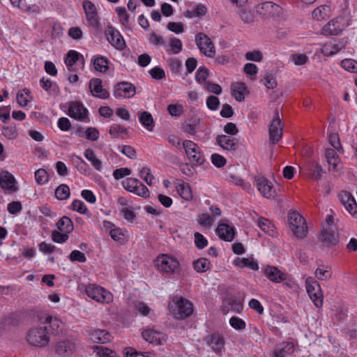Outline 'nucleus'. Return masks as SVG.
I'll use <instances>...</instances> for the list:
<instances>
[{
	"label": "nucleus",
	"mask_w": 357,
	"mask_h": 357,
	"mask_svg": "<svg viewBox=\"0 0 357 357\" xmlns=\"http://www.w3.org/2000/svg\"><path fill=\"white\" fill-rule=\"evenodd\" d=\"M344 48L342 42L332 40L324 44L321 48V52L326 56H331L340 52Z\"/></svg>",
	"instance_id": "393cba45"
},
{
	"label": "nucleus",
	"mask_w": 357,
	"mask_h": 357,
	"mask_svg": "<svg viewBox=\"0 0 357 357\" xmlns=\"http://www.w3.org/2000/svg\"><path fill=\"white\" fill-rule=\"evenodd\" d=\"M95 69L100 73L106 72L109 68V61L103 56H95L92 59Z\"/></svg>",
	"instance_id": "4c0bfd02"
},
{
	"label": "nucleus",
	"mask_w": 357,
	"mask_h": 357,
	"mask_svg": "<svg viewBox=\"0 0 357 357\" xmlns=\"http://www.w3.org/2000/svg\"><path fill=\"white\" fill-rule=\"evenodd\" d=\"M232 264L238 268H248L252 271L259 270L258 263L255 260L253 257H237L233 261Z\"/></svg>",
	"instance_id": "c756f323"
},
{
	"label": "nucleus",
	"mask_w": 357,
	"mask_h": 357,
	"mask_svg": "<svg viewBox=\"0 0 357 357\" xmlns=\"http://www.w3.org/2000/svg\"><path fill=\"white\" fill-rule=\"evenodd\" d=\"M329 6L326 5L320 6L313 10L312 17L317 21H321L328 17L329 16Z\"/></svg>",
	"instance_id": "37998d69"
},
{
	"label": "nucleus",
	"mask_w": 357,
	"mask_h": 357,
	"mask_svg": "<svg viewBox=\"0 0 357 357\" xmlns=\"http://www.w3.org/2000/svg\"><path fill=\"white\" fill-rule=\"evenodd\" d=\"M35 179L38 185H44L49 181V175L45 169H39L35 172Z\"/></svg>",
	"instance_id": "680f3d73"
},
{
	"label": "nucleus",
	"mask_w": 357,
	"mask_h": 357,
	"mask_svg": "<svg viewBox=\"0 0 357 357\" xmlns=\"http://www.w3.org/2000/svg\"><path fill=\"white\" fill-rule=\"evenodd\" d=\"M26 340L33 346L45 347L49 342L46 327L40 326L32 328L29 331Z\"/></svg>",
	"instance_id": "0eeeda50"
},
{
	"label": "nucleus",
	"mask_w": 357,
	"mask_h": 357,
	"mask_svg": "<svg viewBox=\"0 0 357 357\" xmlns=\"http://www.w3.org/2000/svg\"><path fill=\"white\" fill-rule=\"evenodd\" d=\"M198 222L205 228H211L215 222V219L208 213H202L198 217Z\"/></svg>",
	"instance_id": "5fc2aeb1"
},
{
	"label": "nucleus",
	"mask_w": 357,
	"mask_h": 357,
	"mask_svg": "<svg viewBox=\"0 0 357 357\" xmlns=\"http://www.w3.org/2000/svg\"><path fill=\"white\" fill-rule=\"evenodd\" d=\"M289 227L294 236L303 238L307 234V226L305 218L296 211H291L288 215Z\"/></svg>",
	"instance_id": "39448f33"
},
{
	"label": "nucleus",
	"mask_w": 357,
	"mask_h": 357,
	"mask_svg": "<svg viewBox=\"0 0 357 357\" xmlns=\"http://www.w3.org/2000/svg\"><path fill=\"white\" fill-rule=\"evenodd\" d=\"M192 266L197 273H204L211 268V263L206 258H199L193 262Z\"/></svg>",
	"instance_id": "c03bdc74"
},
{
	"label": "nucleus",
	"mask_w": 357,
	"mask_h": 357,
	"mask_svg": "<svg viewBox=\"0 0 357 357\" xmlns=\"http://www.w3.org/2000/svg\"><path fill=\"white\" fill-rule=\"evenodd\" d=\"M263 84L268 89L276 88L278 83L275 77L271 73H266L261 80Z\"/></svg>",
	"instance_id": "e2e57ef3"
},
{
	"label": "nucleus",
	"mask_w": 357,
	"mask_h": 357,
	"mask_svg": "<svg viewBox=\"0 0 357 357\" xmlns=\"http://www.w3.org/2000/svg\"><path fill=\"white\" fill-rule=\"evenodd\" d=\"M135 94V87L129 82H121L114 86V95L116 98H130Z\"/></svg>",
	"instance_id": "412c9836"
},
{
	"label": "nucleus",
	"mask_w": 357,
	"mask_h": 357,
	"mask_svg": "<svg viewBox=\"0 0 357 357\" xmlns=\"http://www.w3.org/2000/svg\"><path fill=\"white\" fill-rule=\"evenodd\" d=\"M65 64L69 71L75 72L79 69L83 70L85 62L81 54L75 50H70L65 58Z\"/></svg>",
	"instance_id": "dca6fc26"
},
{
	"label": "nucleus",
	"mask_w": 357,
	"mask_h": 357,
	"mask_svg": "<svg viewBox=\"0 0 357 357\" xmlns=\"http://www.w3.org/2000/svg\"><path fill=\"white\" fill-rule=\"evenodd\" d=\"M289 59L295 66H303L309 61L308 56L305 54L302 53L293 54Z\"/></svg>",
	"instance_id": "603ef678"
},
{
	"label": "nucleus",
	"mask_w": 357,
	"mask_h": 357,
	"mask_svg": "<svg viewBox=\"0 0 357 357\" xmlns=\"http://www.w3.org/2000/svg\"><path fill=\"white\" fill-rule=\"evenodd\" d=\"M206 342L215 353H221L224 350L225 342L222 336L212 334L206 337Z\"/></svg>",
	"instance_id": "c85d7f7f"
},
{
	"label": "nucleus",
	"mask_w": 357,
	"mask_h": 357,
	"mask_svg": "<svg viewBox=\"0 0 357 357\" xmlns=\"http://www.w3.org/2000/svg\"><path fill=\"white\" fill-rule=\"evenodd\" d=\"M89 89L93 96L102 99L109 97V93L102 85V81L100 79L94 78L89 82Z\"/></svg>",
	"instance_id": "b1692460"
},
{
	"label": "nucleus",
	"mask_w": 357,
	"mask_h": 357,
	"mask_svg": "<svg viewBox=\"0 0 357 357\" xmlns=\"http://www.w3.org/2000/svg\"><path fill=\"white\" fill-rule=\"evenodd\" d=\"M139 176L143 179L149 185H151L154 182V176L151 174V171L149 167H143L139 170Z\"/></svg>",
	"instance_id": "6e6d98bb"
},
{
	"label": "nucleus",
	"mask_w": 357,
	"mask_h": 357,
	"mask_svg": "<svg viewBox=\"0 0 357 357\" xmlns=\"http://www.w3.org/2000/svg\"><path fill=\"white\" fill-rule=\"evenodd\" d=\"M167 110L172 116L179 117L183 114V107L181 104H170Z\"/></svg>",
	"instance_id": "0e129e2a"
},
{
	"label": "nucleus",
	"mask_w": 357,
	"mask_h": 357,
	"mask_svg": "<svg viewBox=\"0 0 357 357\" xmlns=\"http://www.w3.org/2000/svg\"><path fill=\"white\" fill-rule=\"evenodd\" d=\"M122 185L125 190L143 197H149L148 188L138 179L127 178L122 181Z\"/></svg>",
	"instance_id": "4468645a"
},
{
	"label": "nucleus",
	"mask_w": 357,
	"mask_h": 357,
	"mask_svg": "<svg viewBox=\"0 0 357 357\" xmlns=\"http://www.w3.org/2000/svg\"><path fill=\"white\" fill-rule=\"evenodd\" d=\"M139 120L142 125L149 131H151L154 127V122L151 114L147 112L139 114Z\"/></svg>",
	"instance_id": "79ce46f5"
},
{
	"label": "nucleus",
	"mask_w": 357,
	"mask_h": 357,
	"mask_svg": "<svg viewBox=\"0 0 357 357\" xmlns=\"http://www.w3.org/2000/svg\"><path fill=\"white\" fill-rule=\"evenodd\" d=\"M142 336L145 341L155 346L162 345L167 340L166 334L151 328L143 330Z\"/></svg>",
	"instance_id": "a211bd4d"
},
{
	"label": "nucleus",
	"mask_w": 357,
	"mask_h": 357,
	"mask_svg": "<svg viewBox=\"0 0 357 357\" xmlns=\"http://www.w3.org/2000/svg\"><path fill=\"white\" fill-rule=\"evenodd\" d=\"M227 179L229 183L240 186L246 191L251 189V185L249 183L245 182L243 179L234 174H229Z\"/></svg>",
	"instance_id": "09e8293b"
},
{
	"label": "nucleus",
	"mask_w": 357,
	"mask_h": 357,
	"mask_svg": "<svg viewBox=\"0 0 357 357\" xmlns=\"http://www.w3.org/2000/svg\"><path fill=\"white\" fill-rule=\"evenodd\" d=\"M89 335L91 340L96 343L105 344L111 340L110 334L105 330H93L91 331Z\"/></svg>",
	"instance_id": "7c9ffc66"
},
{
	"label": "nucleus",
	"mask_w": 357,
	"mask_h": 357,
	"mask_svg": "<svg viewBox=\"0 0 357 357\" xmlns=\"http://www.w3.org/2000/svg\"><path fill=\"white\" fill-rule=\"evenodd\" d=\"M56 229L53 230L51 234L52 240L56 243L63 244L69 238V234L74 230V225L72 220L67 217H61L56 222Z\"/></svg>",
	"instance_id": "7ed1b4c3"
},
{
	"label": "nucleus",
	"mask_w": 357,
	"mask_h": 357,
	"mask_svg": "<svg viewBox=\"0 0 357 357\" xmlns=\"http://www.w3.org/2000/svg\"><path fill=\"white\" fill-rule=\"evenodd\" d=\"M229 324L233 328L238 331L244 330L246 327L245 321L236 316L230 318Z\"/></svg>",
	"instance_id": "338daca9"
},
{
	"label": "nucleus",
	"mask_w": 357,
	"mask_h": 357,
	"mask_svg": "<svg viewBox=\"0 0 357 357\" xmlns=\"http://www.w3.org/2000/svg\"><path fill=\"white\" fill-rule=\"evenodd\" d=\"M114 10L118 16L120 23L122 24L123 26L128 25L129 21V16L127 13L126 8L122 6H118L115 8Z\"/></svg>",
	"instance_id": "4d7b16f0"
},
{
	"label": "nucleus",
	"mask_w": 357,
	"mask_h": 357,
	"mask_svg": "<svg viewBox=\"0 0 357 357\" xmlns=\"http://www.w3.org/2000/svg\"><path fill=\"white\" fill-rule=\"evenodd\" d=\"M325 155L329 165L330 170L337 172L341 169L342 165L340 159L334 149H326Z\"/></svg>",
	"instance_id": "cd10ccee"
},
{
	"label": "nucleus",
	"mask_w": 357,
	"mask_h": 357,
	"mask_svg": "<svg viewBox=\"0 0 357 357\" xmlns=\"http://www.w3.org/2000/svg\"><path fill=\"white\" fill-rule=\"evenodd\" d=\"M294 350V345L291 342H283L276 346L274 351V357H286Z\"/></svg>",
	"instance_id": "473e14b6"
},
{
	"label": "nucleus",
	"mask_w": 357,
	"mask_h": 357,
	"mask_svg": "<svg viewBox=\"0 0 357 357\" xmlns=\"http://www.w3.org/2000/svg\"><path fill=\"white\" fill-rule=\"evenodd\" d=\"M84 291L90 298L101 304H109L114 300L112 292L96 284H86Z\"/></svg>",
	"instance_id": "20e7f679"
},
{
	"label": "nucleus",
	"mask_w": 357,
	"mask_h": 357,
	"mask_svg": "<svg viewBox=\"0 0 357 357\" xmlns=\"http://www.w3.org/2000/svg\"><path fill=\"white\" fill-rule=\"evenodd\" d=\"M349 25L347 16H338L328 22L323 28L325 35H338Z\"/></svg>",
	"instance_id": "9d476101"
},
{
	"label": "nucleus",
	"mask_w": 357,
	"mask_h": 357,
	"mask_svg": "<svg viewBox=\"0 0 357 357\" xmlns=\"http://www.w3.org/2000/svg\"><path fill=\"white\" fill-rule=\"evenodd\" d=\"M254 185L263 197L268 199H274L276 197L277 192L273 182L266 177H255Z\"/></svg>",
	"instance_id": "423d86ee"
},
{
	"label": "nucleus",
	"mask_w": 357,
	"mask_h": 357,
	"mask_svg": "<svg viewBox=\"0 0 357 357\" xmlns=\"http://www.w3.org/2000/svg\"><path fill=\"white\" fill-rule=\"evenodd\" d=\"M109 134L114 137H124L128 134L127 129L123 126L119 124L112 125L109 131Z\"/></svg>",
	"instance_id": "3c124183"
},
{
	"label": "nucleus",
	"mask_w": 357,
	"mask_h": 357,
	"mask_svg": "<svg viewBox=\"0 0 357 357\" xmlns=\"http://www.w3.org/2000/svg\"><path fill=\"white\" fill-rule=\"evenodd\" d=\"M264 273L268 279L275 283L284 281L287 278V275L284 273L273 266H267L264 268Z\"/></svg>",
	"instance_id": "a878e982"
},
{
	"label": "nucleus",
	"mask_w": 357,
	"mask_h": 357,
	"mask_svg": "<svg viewBox=\"0 0 357 357\" xmlns=\"http://www.w3.org/2000/svg\"><path fill=\"white\" fill-rule=\"evenodd\" d=\"M185 154L192 163L202 165L204 162V158L199 147L191 140H184L182 143Z\"/></svg>",
	"instance_id": "f8f14e48"
},
{
	"label": "nucleus",
	"mask_w": 357,
	"mask_h": 357,
	"mask_svg": "<svg viewBox=\"0 0 357 357\" xmlns=\"http://www.w3.org/2000/svg\"><path fill=\"white\" fill-rule=\"evenodd\" d=\"M176 190L179 196L185 201L192 200L193 195L190 185L185 182H181L176 185Z\"/></svg>",
	"instance_id": "f704fd0d"
},
{
	"label": "nucleus",
	"mask_w": 357,
	"mask_h": 357,
	"mask_svg": "<svg viewBox=\"0 0 357 357\" xmlns=\"http://www.w3.org/2000/svg\"><path fill=\"white\" fill-rule=\"evenodd\" d=\"M341 66L346 70L357 73V61L352 59H345L341 62Z\"/></svg>",
	"instance_id": "13d9d810"
},
{
	"label": "nucleus",
	"mask_w": 357,
	"mask_h": 357,
	"mask_svg": "<svg viewBox=\"0 0 357 357\" xmlns=\"http://www.w3.org/2000/svg\"><path fill=\"white\" fill-rule=\"evenodd\" d=\"M216 141L223 149L227 151H234L237 147L234 139L231 137L225 135H219L217 137Z\"/></svg>",
	"instance_id": "72a5a7b5"
},
{
	"label": "nucleus",
	"mask_w": 357,
	"mask_h": 357,
	"mask_svg": "<svg viewBox=\"0 0 357 357\" xmlns=\"http://www.w3.org/2000/svg\"><path fill=\"white\" fill-rule=\"evenodd\" d=\"M245 58L248 61L261 62L264 59V54L261 51L255 50L252 51L247 52L245 54Z\"/></svg>",
	"instance_id": "bf43d9fd"
},
{
	"label": "nucleus",
	"mask_w": 357,
	"mask_h": 357,
	"mask_svg": "<svg viewBox=\"0 0 357 357\" xmlns=\"http://www.w3.org/2000/svg\"><path fill=\"white\" fill-rule=\"evenodd\" d=\"M339 198L346 210L353 217L357 218V203L351 193L346 191L341 192Z\"/></svg>",
	"instance_id": "aec40b11"
},
{
	"label": "nucleus",
	"mask_w": 357,
	"mask_h": 357,
	"mask_svg": "<svg viewBox=\"0 0 357 357\" xmlns=\"http://www.w3.org/2000/svg\"><path fill=\"white\" fill-rule=\"evenodd\" d=\"M195 43L202 54L206 56L213 58L215 55V48L211 38L203 33L195 36Z\"/></svg>",
	"instance_id": "ddd939ff"
},
{
	"label": "nucleus",
	"mask_w": 357,
	"mask_h": 357,
	"mask_svg": "<svg viewBox=\"0 0 357 357\" xmlns=\"http://www.w3.org/2000/svg\"><path fill=\"white\" fill-rule=\"evenodd\" d=\"M71 209L80 214H86L88 208L85 204L79 199H75L71 204Z\"/></svg>",
	"instance_id": "69168bd1"
},
{
	"label": "nucleus",
	"mask_w": 357,
	"mask_h": 357,
	"mask_svg": "<svg viewBox=\"0 0 357 357\" xmlns=\"http://www.w3.org/2000/svg\"><path fill=\"white\" fill-rule=\"evenodd\" d=\"M82 6L88 25L96 27L99 23L97 6L90 0H84Z\"/></svg>",
	"instance_id": "2eb2a0df"
},
{
	"label": "nucleus",
	"mask_w": 357,
	"mask_h": 357,
	"mask_svg": "<svg viewBox=\"0 0 357 357\" xmlns=\"http://www.w3.org/2000/svg\"><path fill=\"white\" fill-rule=\"evenodd\" d=\"M0 186L9 191H15V179L14 176L7 171L0 172Z\"/></svg>",
	"instance_id": "bb28decb"
},
{
	"label": "nucleus",
	"mask_w": 357,
	"mask_h": 357,
	"mask_svg": "<svg viewBox=\"0 0 357 357\" xmlns=\"http://www.w3.org/2000/svg\"><path fill=\"white\" fill-rule=\"evenodd\" d=\"M282 131L283 126L279 116V113L276 112L269 128L270 141L274 144L278 142L282 138Z\"/></svg>",
	"instance_id": "6ab92c4d"
},
{
	"label": "nucleus",
	"mask_w": 357,
	"mask_h": 357,
	"mask_svg": "<svg viewBox=\"0 0 357 357\" xmlns=\"http://www.w3.org/2000/svg\"><path fill=\"white\" fill-rule=\"evenodd\" d=\"M321 240L331 245H335L338 243L337 236L327 229H323L321 235Z\"/></svg>",
	"instance_id": "8fccbe9b"
},
{
	"label": "nucleus",
	"mask_w": 357,
	"mask_h": 357,
	"mask_svg": "<svg viewBox=\"0 0 357 357\" xmlns=\"http://www.w3.org/2000/svg\"><path fill=\"white\" fill-rule=\"evenodd\" d=\"M94 352L98 357H116V354L113 350L105 347H96Z\"/></svg>",
	"instance_id": "052dcab7"
},
{
	"label": "nucleus",
	"mask_w": 357,
	"mask_h": 357,
	"mask_svg": "<svg viewBox=\"0 0 357 357\" xmlns=\"http://www.w3.org/2000/svg\"><path fill=\"white\" fill-rule=\"evenodd\" d=\"M109 235L113 241L121 245L125 244L129 238L128 231L122 228L115 227L110 231Z\"/></svg>",
	"instance_id": "2f4dec72"
},
{
	"label": "nucleus",
	"mask_w": 357,
	"mask_h": 357,
	"mask_svg": "<svg viewBox=\"0 0 357 357\" xmlns=\"http://www.w3.org/2000/svg\"><path fill=\"white\" fill-rule=\"evenodd\" d=\"M31 100L30 91L27 89L20 91L17 94V101L21 107L26 106Z\"/></svg>",
	"instance_id": "de8ad7c7"
},
{
	"label": "nucleus",
	"mask_w": 357,
	"mask_h": 357,
	"mask_svg": "<svg viewBox=\"0 0 357 357\" xmlns=\"http://www.w3.org/2000/svg\"><path fill=\"white\" fill-rule=\"evenodd\" d=\"M169 310L174 318L184 319L192 314L193 305L188 299L176 296L169 302Z\"/></svg>",
	"instance_id": "f03ea898"
},
{
	"label": "nucleus",
	"mask_w": 357,
	"mask_h": 357,
	"mask_svg": "<svg viewBox=\"0 0 357 357\" xmlns=\"http://www.w3.org/2000/svg\"><path fill=\"white\" fill-rule=\"evenodd\" d=\"M231 89V96L238 102L243 101L245 97L249 94V90L244 82H236L232 83Z\"/></svg>",
	"instance_id": "5701e85b"
},
{
	"label": "nucleus",
	"mask_w": 357,
	"mask_h": 357,
	"mask_svg": "<svg viewBox=\"0 0 357 357\" xmlns=\"http://www.w3.org/2000/svg\"><path fill=\"white\" fill-rule=\"evenodd\" d=\"M67 114L79 121L85 123L90 121L88 109L80 102L73 101L69 102Z\"/></svg>",
	"instance_id": "9b49d317"
},
{
	"label": "nucleus",
	"mask_w": 357,
	"mask_h": 357,
	"mask_svg": "<svg viewBox=\"0 0 357 357\" xmlns=\"http://www.w3.org/2000/svg\"><path fill=\"white\" fill-rule=\"evenodd\" d=\"M155 269L162 275H170L180 270L178 260L167 254H160L153 261Z\"/></svg>",
	"instance_id": "f257e3e1"
},
{
	"label": "nucleus",
	"mask_w": 357,
	"mask_h": 357,
	"mask_svg": "<svg viewBox=\"0 0 357 357\" xmlns=\"http://www.w3.org/2000/svg\"><path fill=\"white\" fill-rule=\"evenodd\" d=\"M195 244L199 249H203L208 245V240L200 233L195 232L194 234Z\"/></svg>",
	"instance_id": "774afa93"
},
{
	"label": "nucleus",
	"mask_w": 357,
	"mask_h": 357,
	"mask_svg": "<svg viewBox=\"0 0 357 357\" xmlns=\"http://www.w3.org/2000/svg\"><path fill=\"white\" fill-rule=\"evenodd\" d=\"M105 36L107 41L118 50L125 49L126 45V41L119 30L114 27L109 26L105 31Z\"/></svg>",
	"instance_id": "f3484780"
},
{
	"label": "nucleus",
	"mask_w": 357,
	"mask_h": 357,
	"mask_svg": "<svg viewBox=\"0 0 357 357\" xmlns=\"http://www.w3.org/2000/svg\"><path fill=\"white\" fill-rule=\"evenodd\" d=\"M1 135L9 140H14L18 137L19 131L15 125H8L3 126Z\"/></svg>",
	"instance_id": "a19ab883"
},
{
	"label": "nucleus",
	"mask_w": 357,
	"mask_h": 357,
	"mask_svg": "<svg viewBox=\"0 0 357 357\" xmlns=\"http://www.w3.org/2000/svg\"><path fill=\"white\" fill-rule=\"evenodd\" d=\"M135 310L142 316L153 315V310L145 303L137 302L135 304Z\"/></svg>",
	"instance_id": "864d4df0"
},
{
	"label": "nucleus",
	"mask_w": 357,
	"mask_h": 357,
	"mask_svg": "<svg viewBox=\"0 0 357 357\" xmlns=\"http://www.w3.org/2000/svg\"><path fill=\"white\" fill-rule=\"evenodd\" d=\"M316 278L319 280H328L332 277V271L328 266H319L314 272Z\"/></svg>",
	"instance_id": "ea45409f"
},
{
	"label": "nucleus",
	"mask_w": 357,
	"mask_h": 357,
	"mask_svg": "<svg viewBox=\"0 0 357 357\" xmlns=\"http://www.w3.org/2000/svg\"><path fill=\"white\" fill-rule=\"evenodd\" d=\"M282 8L272 1H266L257 4L255 7L256 14L263 20H268L278 15Z\"/></svg>",
	"instance_id": "1a4fd4ad"
},
{
	"label": "nucleus",
	"mask_w": 357,
	"mask_h": 357,
	"mask_svg": "<svg viewBox=\"0 0 357 357\" xmlns=\"http://www.w3.org/2000/svg\"><path fill=\"white\" fill-rule=\"evenodd\" d=\"M183 47L182 42L180 39L173 38L170 40L169 47L166 51L169 54H176L181 52Z\"/></svg>",
	"instance_id": "49530a36"
},
{
	"label": "nucleus",
	"mask_w": 357,
	"mask_h": 357,
	"mask_svg": "<svg viewBox=\"0 0 357 357\" xmlns=\"http://www.w3.org/2000/svg\"><path fill=\"white\" fill-rule=\"evenodd\" d=\"M84 156L89 160L95 169L101 172L102 169V161L96 155L95 151L91 149H87L84 152Z\"/></svg>",
	"instance_id": "c9c22d12"
},
{
	"label": "nucleus",
	"mask_w": 357,
	"mask_h": 357,
	"mask_svg": "<svg viewBox=\"0 0 357 357\" xmlns=\"http://www.w3.org/2000/svg\"><path fill=\"white\" fill-rule=\"evenodd\" d=\"M257 225L266 234L270 236H273L275 234V226L269 220L264 218H260L257 221Z\"/></svg>",
	"instance_id": "58836bf2"
},
{
	"label": "nucleus",
	"mask_w": 357,
	"mask_h": 357,
	"mask_svg": "<svg viewBox=\"0 0 357 357\" xmlns=\"http://www.w3.org/2000/svg\"><path fill=\"white\" fill-rule=\"evenodd\" d=\"M307 292L314 305L319 308L323 305V293L317 281L312 278H307L305 281Z\"/></svg>",
	"instance_id": "6e6552de"
},
{
	"label": "nucleus",
	"mask_w": 357,
	"mask_h": 357,
	"mask_svg": "<svg viewBox=\"0 0 357 357\" xmlns=\"http://www.w3.org/2000/svg\"><path fill=\"white\" fill-rule=\"evenodd\" d=\"M215 232L219 238L225 241L231 242L235 237V229L226 223L220 222Z\"/></svg>",
	"instance_id": "4be33fe9"
},
{
	"label": "nucleus",
	"mask_w": 357,
	"mask_h": 357,
	"mask_svg": "<svg viewBox=\"0 0 357 357\" xmlns=\"http://www.w3.org/2000/svg\"><path fill=\"white\" fill-rule=\"evenodd\" d=\"M40 84L41 87L50 95H56L59 92L57 84L48 78L42 77L40 80Z\"/></svg>",
	"instance_id": "e433bc0d"
},
{
	"label": "nucleus",
	"mask_w": 357,
	"mask_h": 357,
	"mask_svg": "<svg viewBox=\"0 0 357 357\" xmlns=\"http://www.w3.org/2000/svg\"><path fill=\"white\" fill-rule=\"evenodd\" d=\"M70 195L69 187L66 184L59 185L55 190V197L59 200H66Z\"/></svg>",
	"instance_id": "a18cd8bd"
}]
</instances>
